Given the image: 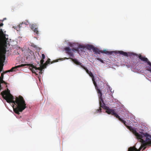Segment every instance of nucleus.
Segmentation results:
<instances>
[{"mask_svg":"<svg viewBox=\"0 0 151 151\" xmlns=\"http://www.w3.org/2000/svg\"><path fill=\"white\" fill-rule=\"evenodd\" d=\"M53 63V62H51V64H52V63Z\"/></svg>","mask_w":151,"mask_h":151,"instance_id":"obj_35","label":"nucleus"},{"mask_svg":"<svg viewBox=\"0 0 151 151\" xmlns=\"http://www.w3.org/2000/svg\"><path fill=\"white\" fill-rule=\"evenodd\" d=\"M6 87H7V85L6 86Z\"/></svg>","mask_w":151,"mask_h":151,"instance_id":"obj_36","label":"nucleus"},{"mask_svg":"<svg viewBox=\"0 0 151 151\" xmlns=\"http://www.w3.org/2000/svg\"><path fill=\"white\" fill-rule=\"evenodd\" d=\"M50 60L49 58L47 59V60L46 61L45 63L47 65L48 64H50Z\"/></svg>","mask_w":151,"mask_h":151,"instance_id":"obj_27","label":"nucleus"},{"mask_svg":"<svg viewBox=\"0 0 151 151\" xmlns=\"http://www.w3.org/2000/svg\"><path fill=\"white\" fill-rule=\"evenodd\" d=\"M93 52H95L96 53L98 54H100V52H99V49L97 48H95L94 47L93 49Z\"/></svg>","mask_w":151,"mask_h":151,"instance_id":"obj_22","label":"nucleus"},{"mask_svg":"<svg viewBox=\"0 0 151 151\" xmlns=\"http://www.w3.org/2000/svg\"><path fill=\"white\" fill-rule=\"evenodd\" d=\"M75 45H76L77 47H74L73 49L75 50L78 52L79 54H80L83 51L84 52V50L86 48L85 46L79 45L77 43Z\"/></svg>","mask_w":151,"mask_h":151,"instance_id":"obj_7","label":"nucleus"},{"mask_svg":"<svg viewBox=\"0 0 151 151\" xmlns=\"http://www.w3.org/2000/svg\"><path fill=\"white\" fill-rule=\"evenodd\" d=\"M96 59H97V60L100 61L101 63H104L103 61L100 58H96Z\"/></svg>","mask_w":151,"mask_h":151,"instance_id":"obj_29","label":"nucleus"},{"mask_svg":"<svg viewBox=\"0 0 151 151\" xmlns=\"http://www.w3.org/2000/svg\"><path fill=\"white\" fill-rule=\"evenodd\" d=\"M3 97L8 103H12L13 104V108L14 111L17 114L19 115V112H22L26 107V104L24 98L21 96L18 97H16L15 101L14 100L13 96L10 93V91L7 89L2 92L1 93Z\"/></svg>","mask_w":151,"mask_h":151,"instance_id":"obj_1","label":"nucleus"},{"mask_svg":"<svg viewBox=\"0 0 151 151\" xmlns=\"http://www.w3.org/2000/svg\"><path fill=\"white\" fill-rule=\"evenodd\" d=\"M47 64L45 63L44 64H43L42 65H40V67L38 68L39 69H41V70H42L43 69L46 67V66Z\"/></svg>","mask_w":151,"mask_h":151,"instance_id":"obj_21","label":"nucleus"},{"mask_svg":"<svg viewBox=\"0 0 151 151\" xmlns=\"http://www.w3.org/2000/svg\"><path fill=\"white\" fill-rule=\"evenodd\" d=\"M4 72H3L1 73V76L0 77V88L1 89L2 88L1 86V83H4L6 85L7 83L5 81L3 80V78L4 77Z\"/></svg>","mask_w":151,"mask_h":151,"instance_id":"obj_16","label":"nucleus"},{"mask_svg":"<svg viewBox=\"0 0 151 151\" xmlns=\"http://www.w3.org/2000/svg\"><path fill=\"white\" fill-rule=\"evenodd\" d=\"M119 121H121L122 123H123L135 135L136 137H141L140 134H139L138 133H137L136 130L134 128H133L131 126H127V125L126 122L125 121L122 119H120Z\"/></svg>","mask_w":151,"mask_h":151,"instance_id":"obj_6","label":"nucleus"},{"mask_svg":"<svg viewBox=\"0 0 151 151\" xmlns=\"http://www.w3.org/2000/svg\"><path fill=\"white\" fill-rule=\"evenodd\" d=\"M26 66V65H25V64H22L21 65H19L17 66H16L14 67H13L12 68H11V69L10 70H7L5 72H3L4 73H6L8 72H12L13 71H15L16 70V69L18 68H20L21 67H23V66Z\"/></svg>","mask_w":151,"mask_h":151,"instance_id":"obj_12","label":"nucleus"},{"mask_svg":"<svg viewBox=\"0 0 151 151\" xmlns=\"http://www.w3.org/2000/svg\"><path fill=\"white\" fill-rule=\"evenodd\" d=\"M6 49L0 50V72L2 70L5 59Z\"/></svg>","mask_w":151,"mask_h":151,"instance_id":"obj_4","label":"nucleus"},{"mask_svg":"<svg viewBox=\"0 0 151 151\" xmlns=\"http://www.w3.org/2000/svg\"><path fill=\"white\" fill-rule=\"evenodd\" d=\"M141 134H139L140 135H142L143 136V137L142 138V139L144 141H146V136H144L143 134H145V133L144 134L143 133H141ZM146 133H145L146 134Z\"/></svg>","mask_w":151,"mask_h":151,"instance_id":"obj_26","label":"nucleus"},{"mask_svg":"<svg viewBox=\"0 0 151 151\" xmlns=\"http://www.w3.org/2000/svg\"><path fill=\"white\" fill-rule=\"evenodd\" d=\"M106 89V90H108V89H107V88H106V89Z\"/></svg>","mask_w":151,"mask_h":151,"instance_id":"obj_34","label":"nucleus"},{"mask_svg":"<svg viewBox=\"0 0 151 151\" xmlns=\"http://www.w3.org/2000/svg\"><path fill=\"white\" fill-rule=\"evenodd\" d=\"M42 59H44L45 58V56L44 54H42Z\"/></svg>","mask_w":151,"mask_h":151,"instance_id":"obj_30","label":"nucleus"},{"mask_svg":"<svg viewBox=\"0 0 151 151\" xmlns=\"http://www.w3.org/2000/svg\"><path fill=\"white\" fill-rule=\"evenodd\" d=\"M3 25V23H1V24H0V27L1 26H2Z\"/></svg>","mask_w":151,"mask_h":151,"instance_id":"obj_32","label":"nucleus"},{"mask_svg":"<svg viewBox=\"0 0 151 151\" xmlns=\"http://www.w3.org/2000/svg\"><path fill=\"white\" fill-rule=\"evenodd\" d=\"M99 52H100L101 53H104L105 54L109 55H111L114 52L113 51H109L107 50H104L103 51L100 50L99 51Z\"/></svg>","mask_w":151,"mask_h":151,"instance_id":"obj_19","label":"nucleus"},{"mask_svg":"<svg viewBox=\"0 0 151 151\" xmlns=\"http://www.w3.org/2000/svg\"><path fill=\"white\" fill-rule=\"evenodd\" d=\"M29 24V22L27 21H26L24 22H23L20 23L18 26V29L20 30L21 28L22 25H23V27H25L26 25H28Z\"/></svg>","mask_w":151,"mask_h":151,"instance_id":"obj_15","label":"nucleus"},{"mask_svg":"<svg viewBox=\"0 0 151 151\" xmlns=\"http://www.w3.org/2000/svg\"><path fill=\"white\" fill-rule=\"evenodd\" d=\"M138 58L139 59L141 60L142 61L147 62V64L151 67V63L149 61L148 59L147 58H146L145 56H144L140 55H138ZM147 70L151 72V68H150V69H148Z\"/></svg>","mask_w":151,"mask_h":151,"instance_id":"obj_8","label":"nucleus"},{"mask_svg":"<svg viewBox=\"0 0 151 151\" xmlns=\"http://www.w3.org/2000/svg\"><path fill=\"white\" fill-rule=\"evenodd\" d=\"M64 50L66 51V53L69 55L70 57L74 58V57L73 53V52L74 50H73V48L72 49L70 48L69 47H66L64 48Z\"/></svg>","mask_w":151,"mask_h":151,"instance_id":"obj_9","label":"nucleus"},{"mask_svg":"<svg viewBox=\"0 0 151 151\" xmlns=\"http://www.w3.org/2000/svg\"><path fill=\"white\" fill-rule=\"evenodd\" d=\"M106 112L108 114H111L113 115L114 113L115 112V111L113 109L108 108L106 109Z\"/></svg>","mask_w":151,"mask_h":151,"instance_id":"obj_20","label":"nucleus"},{"mask_svg":"<svg viewBox=\"0 0 151 151\" xmlns=\"http://www.w3.org/2000/svg\"><path fill=\"white\" fill-rule=\"evenodd\" d=\"M8 40V36L4 34L2 29H0V50L6 49Z\"/></svg>","mask_w":151,"mask_h":151,"instance_id":"obj_3","label":"nucleus"},{"mask_svg":"<svg viewBox=\"0 0 151 151\" xmlns=\"http://www.w3.org/2000/svg\"><path fill=\"white\" fill-rule=\"evenodd\" d=\"M82 68H83L86 70L88 74L89 73L90 71H89L88 69L86 67L83 65Z\"/></svg>","mask_w":151,"mask_h":151,"instance_id":"obj_25","label":"nucleus"},{"mask_svg":"<svg viewBox=\"0 0 151 151\" xmlns=\"http://www.w3.org/2000/svg\"><path fill=\"white\" fill-rule=\"evenodd\" d=\"M85 47L87 49L89 50H91V49L93 50L94 47V46L92 45H87Z\"/></svg>","mask_w":151,"mask_h":151,"instance_id":"obj_23","label":"nucleus"},{"mask_svg":"<svg viewBox=\"0 0 151 151\" xmlns=\"http://www.w3.org/2000/svg\"><path fill=\"white\" fill-rule=\"evenodd\" d=\"M113 115L115 117H116V118H118L119 120L120 119H121L120 117V116H119L118 114H117L115 111Z\"/></svg>","mask_w":151,"mask_h":151,"instance_id":"obj_24","label":"nucleus"},{"mask_svg":"<svg viewBox=\"0 0 151 151\" xmlns=\"http://www.w3.org/2000/svg\"><path fill=\"white\" fill-rule=\"evenodd\" d=\"M89 76H90L92 79L93 83L94 84L95 87L96 88L97 87V84L95 81V77L94 76L93 73L91 71H89V73H88Z\"/></svg>","mask_w":151,"mask_h":151,"instance_id":"obj_14","label":"nucleus"},{"mask_svg":"<svg viewBox=\"0 0 151 151\" xmlns=\"http://www.w3.org/2000/svg\"><path fill=\"white\" fill-rule=\"evenodd\" d=\"M101 85H103V86H101V87H100V88L101 89H102L103 88L102 87L104 86V83H103V82H101Z\"/></svg>","mask_w":151,"mask_h":151,"instance_id":"obj_31","label":"nucleus"},{"mask_svg":"<svg viewBox=\"0 0 151 151\" xmlns=\"http://www.w3.org/2000/svg\"><path fill=\"white\" fill-rule=\"evenodd\" d=\"M44 59H42L41 60H40V65H42L43 64V63H44Z\"/></svg>","mask_w":151,"mask_h":151,"instance_id":"obj_28","label":"nucleus"},{"mask_svg":"<svg viewBox=\"0 0 151 151\" xmlns=\"http://www.w3.org/2000/svg\"><path fill=\"white\" fill-rule=\"evenodd\" d=\"M70 59L76 64L80 65L81 67H82L83 66V64L78 61L76 59H73L71 58H70Z\"/></svg>","mask_w":151,"mask_h":151,"instance_id":"obj_18","label":"nucleus"},{"mask_svg":"<svg viewBox=\"0 0 151 151\" xmlns=\"http://www.w3.org/2000/svg\"><path fill=\"white\" fill-rule=\"evenodd\" d=\"M30 28L36 34L38 35L39 34V31L38 30V26L36 24H31Z\"/></svg>","mask_w":151,"mask_h":151,"instance_id":"obj_11","label":"nucleus"},{"mask_svg":"<svg viewBox=\"0 0 151 151\" xmlns=\"http://www.w3.org/2000/svg\"><path fill=\"white\" fill-rule=\"evenodd\" d=\"M144 136H146V141H144L142 138L143 137V136L140 135L141 137H136L138 140H139V142H141V146L139 149H137L135 146L130 147L128 148V151H140V150L144 147L143 150H144L147 146H151V136L148 133L143 134Z\"/></svg>","mask_w":151,"mask_h":151,"instance_id":"obj_2","label":"nucleus"},{"mask_svg":"<svg viewBox=\"0 0 151 151\" xmlns=\"http://www.w3.org/2000/svg\"><path fill=\"white\" fill-rule=\"evenodd\" d=\"M99 103L100 107L99 109L96 110V113H98L99 112L100 113L101 111V107H102L103 108H104L105 107V105L103 101H102L101 100H100Z\"/></svg>","mask_w":151,"mask_h":151,"instance_id":"obj_13","label":"nucleus"},{"mask_svg":"<svg viewBox=\"0 0 151 151\" xmlns=\"http://www.w3.org/2000/svg\"><path fill=\"white\" fill-rule=\"evenodd\" d=\"M26 66H29L31 67L32 68H30V70L32 71L33 73H35L36 75H40L42 74V70H41V69H39L38 68L36 67L32 64H25Z\"/></svg>","mask_w":151,"mask_h":151,"instance_id":"obj_5","label":"nucleus"},{"mask_svg":"<svg viewBox=\"0 0 151 151\" xmlns=\"http://www.w3.org/2000/svg\"><path fill=\"white\" fill-rule=\"evenodd\" d=\"M23 25H22V27H21V28H23Z\"/></svg>","mask_w":151,"mask_h":151,"instance_id":"obj_33","label":"nucleus"},{"mask_svg":"<svg viewBox=\"0 0 151 151\" xmlns=\"http://www.w3.org/2000/svg\"><path fill=\"white\" fill-rule=\"evenodd\" d=\"M96 89L97 90L98 93V94L99 98L100 100H101L102 101H103V99L102 98V93L101 91L98 88V87L97 86V87L96 88L95 87Z\"/></svg>","mask_w":151,"mask_h":151,"instance_id":"obj_17","label":"nucleus"},{"mask_svg":"<svg viewBox=\"0 0 151 151\" xmlns=\"http://www.w3.org/2000/svg\"><path fill=\"white\" fill-rule=\"evenodd\" d=\"M116 54H119L121 55H123L124 56L128 57L131 55H136L137 54L133 53H130V52H124L123 51H118L114 52Z\"/></svg>","mask_w":151,"mask_h":151,"instance_id":"obj_10","label":"nucleus"}]
</instances>
